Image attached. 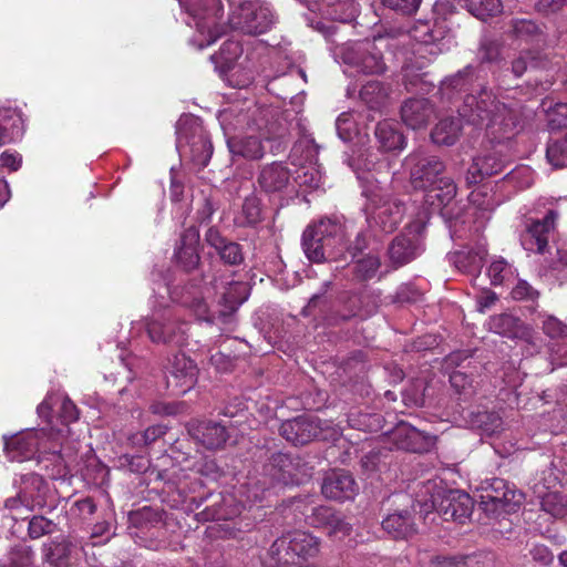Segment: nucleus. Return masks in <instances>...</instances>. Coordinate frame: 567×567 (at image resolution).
<instances>
[{
  "mask_svg": "<svg viewBox=\"0 0 567 567\" xmlns=\"http://www.w3.org/2000/svg\"><path fill=\"white\" fill-rule=\"evenodd\" d=\"M193 20L194 27L202 39L196 40L198 48L213 44L226 33L229 27L245 34L259 35L268 32L275 17L271 10L259 0H245L236 3L228 0L230 13L228 24L223 23V4L220 0H178Z\"/></svg>",
  "mask_w": 567,
  "mask_h": 567,
  "instance_id": "obj_1",
  "label": "nucleus"
},
{
  "mask_svg": "<svg viewBox=\"0 0 567 567\" xmlns=\"http://www.w3.org/2000/svg\"><path fill=\"white\" fill-rule=\"evenodd\" d=\"M344 226L337 218H321L308 225L301 246L306 257L316 264L344 259Z\"/></svg>",
  "mask_w": 567,
  "mask_h": 567,
  "instance_id": "obj_2",
  "label": "nucleus"
},
{
  "mask_svg": "<svg viewBox=\"0 0 567 567\" xmlns=\"http://www.w3.org/2000/svg\"><path fill=\"white\" fill-rule=\"evenodd\" d=\"M475 126H485L492 134L506 135L516 127L514 112L504 103L496 101L485 89L478 96L467 95L463 100V122Z\"/></svg>",
  "mask_w": 567,
  "mask_h": 567,
  "instance_id": "obj_3",
  "label": "nucleus"
},
{
  "mask_svg": "<svg viewBox=\"0 0 567 567\" xmlns=\"http://www.w3.org/2000/svg\"><path fill=\"white\" fill-rule=\"evenodd\" d=\"M310 470L299 455L279 452L264 465L262 480L257 484L262 492L277 484L300 485L310 477Z\"/></svg>",
  "mask_w": 567,
  "mask_h": 567,
  "instance_id": "obj_4",
  "label": "nucleus"
},
{
  "mask_svg": "<svg viewBox=\"0 0 567 567\" xmlns=\"http://www.w3.org/2000/svg\"><path fill=\"white\" fill-rule=\"evenodd\" d=\"M476 489L482 492L475 501L476 507L487 516L497 517L503 513H514L524 498L520 492L498 477L485 480Z\"/></svg>",
  "mask_w": 567,
  "mask_h": 567,
  "instance_id": "obj_5",
  "label": "nucleus"
},
{
  "mask_svg": "<svg viewBox=\"0 0 567 567\" xmlns=\"http://www.w3.org/2000/svg\"><path fill=\"white\" fill-rule=\"evenodd\" d=\"M228 114H234L235 128L244 130L256 126L258 130L266 131L268 134L266 137L267 141L279 140L276 148L271 151L274 154H278L281 150H286L287 143L284 138L288 132L287 121L279 112L254 105V107H249L246 111L240 110L236 112L235 110H230Z\"/></svg>",
  "mask_w": 567,
  "mask_h": 567,
  "instance_id": "obj_6",
  "label": "nucleus"
},
{
  "mask_svg": "<svg viewBox=\"0 0 567 567\" xmlns=\"http://www.w3.org/2000/svg\"><path fill=\"white\" fill-rule=\"evenodd\" d=\"M320 542L313 535L295 530L277 538L269 553L279 566L296 565L318 555Z\"/></svg>",
  "mask_w": 567,
  "mask_h": 567,
  "instance_id": "obj_7",
  "label": "nucleus"
},
{
  "mask_svg": "<svg viewBox=\"0 0 567 567\" xmlns=\"http://www.w3.org/2000/svg\"><path fill=\"white\" fill-rule=\"evenodd\" d=\"M424 231L425 223L415 220L391 240L388 256L394 269L403 267L421 256L424 251Z\"/></svg>",
  "mask_w": 567,
  "mask_h": 567,
  "instance_id": "obj_8",
  "label": "nucleus"
},
{
  "mask_svg": "<svg viewBox=\"0 0 567 567\" xmlns=\"http://www.w3.org/2000/svg\"><path fill=\"white\" fill-rule=\"evenodd\" d=\"M56 433L53 431L29 430L12 435L4 442L6 455L16 462H23L49 452L47 449Z\"/></svg>",
  "mask_w": 567,
  "mask_h": 567,
  "instance_id": "obj_9",
  "label": "nucleus"
},
{
  "mask_svg": "<svg viewBox=\"0 0 567 567\" xmlns=\"http://www.w3.org/2000/svg\"><path fill=\"white\" fill-rule=\"evenodd\" d=\"M404 213L401 200L374 195L367 207V221L371 229L391 234L401 224Z\"/></svg>",
  "mask_w": 567,
  "mask_h": 567,
  "instance_id": "obj_10",
  "label": "nucleus"
},
{
  "mask_svg": "<svg viewBox=\"0 0 567 567\" xmlns=\"http://www.w3.org/2000/svg\"><path fill=\"white\" fill-rule=\"evenodd\" d=\"M558 212L549 209L543 218H530L526 221L520 235V244L526 251L544 254L556 229Z\"/></svg>",
  "mask_w": 567,
  "mask_h": 567,
  "instance_id": "obj_11",
  "label": "nucleus"
},
{
  "mask_svg": "<svg viewBox=\"0 0 567 567\" xmlns=\"http://www.w3.org/2000/svg\"><path fill=\"white\" fill-rule=\"evenodd\" d=\"M344 61L364 74H382L386 70L383 52L375 39L353 44L346 53Z\"/></svg>",
  "mask_w": 567,
  "mask_h": 567,
  "instance_id": "obj_12",
  "label": "nucleus"
},
{
  "mask_svg": "<svg viewBox=\"0 0 567 567\" xmlns=\"http://www.w3.org/2000/svg\"><path fill=\"white\" fill-rule=\"evenodd\" d=\"M146 331L154 343H162L173 348H183L188 340V323L176 316L152 319L146 324Z\"/></svg>",
  "mask_w": 567,
  "mask_h": 567,
  "instance_id": "obj_13",
  "label": "nucleus"
},
{
  "mask_svg": "<svg viewBox=\"0 0 567 567\" xmlns=\"http://www.w3.org/2000/svg\"><path fill=\"white\" fill-rule=\"evenodd\" d=\"M485 326L489 331L502 337L509 339L523 338L526 342L524 352L528 355L539 352L542 348L540 340L533 337L522 321L512 313L504 312L492 316Z\"/></svg>",
  "mask_w": 567,
  "mask_h": 567,
  "instance_id": "obj_14",
  "label": "nucleus"
},
{
  "mask_svg": "<svg viewBox=\"0 0 567 567\" xmlns=\"http://www.w3.org/2000/svg\"><path fill=\"white\" fill-rule=\"evenodd\" d=\"M409 161L413 163L410 178L415 189L429 190L436 185L441 175L445 171L444 163L434 155L421 156L420 154H411Z\"/></svg>",
  "mask_w": 567,
  "mask_h": 567,
  "instance_id": "obj_15",
  "label": "nucleus"
},
{
  "mask_svg": "<svg viewBox=\"0 0 567 567\" xmlns=\"http://www.w3.org/2000/svg\"><path fill=\"white\" fill-rule=\"evenodd\" d=\"M291 185V171L284 162L261 165L256 176L257 188L268 195L282 196Z\"/></svg>",
  "mask_w": 567,
  "mask_h": 567,
  "instance_id": "obj_16",
  "label": "nucleus"
},
{
  "mask_svg": "<svg viewBox=\"0 0 567 567\" xmlns=\"http://www.w3.org/2000/svg\"><path fill=\"white\" fill-rule=\"evenodd\" d=\"M204 240L214 249L223 265L239 267L245 262L244 246L223 235L217 227H209L204 235Z\"/></svg>",
  "mask_w": 567,
  "mask_h": 567,
  "instance_id": "obj_17",
  "label": "nucleus"
},
{
  "mask_svg": "<svg viewBox=\"0 0 567 567\" xmlns=\"http://www.w3.org/2000/svg\"><path fill=\"white\" fill-rule=\"evenodd\" d=\"M415 504L420 507V512L427 514L434 509H440L443 512L445 520L456 519V506L449 499H444L443 489L436 481L427 480L419 486L415 493Z\"/></svg>",
  "mask_w": 567,
  "mask_h": 567,
  "instance_id": "obj_18",
  "label": "nucleus"
},
{
  "mask_svg": "<svg viewBox=\"0 0 567 567\" xmlns=\"http://www.w3.org/2000/svg\"><path fill=\"white\" fill-rule=\"evenodd\" d=\"M198 246V229L195 226L185 228L181 234L174 252L176 266L185 272L195 270L200 264Z\"/></svg>",
  "mask_w": 567,
  "mask_h": 567,
  "instance_id": "obj_19",
  "label": "nucleus"
},
{
  "mask_svg": "<svg viewBox=\"0 0 567 567\" xmlns=\"http://www.w3.org/2000/svg\"><path fill=\"white\" fill-rule=\"evenodd\" d=\"M279 431L293 445H305L318 435L319 424L311 415L302 414L282 422Z\"/></svg>",
  "mask_w": 567,
  "mask_h": 567,
  "instance_id": "obj_20",
  "label": "nucleus"
},
{
  "mask_svg": "<svg viewBox=\"0 0 567 567\" xmlns=\"http://www.w3.org/2000/svg\"><path fill=\"white\" fill-rule=\"evenodd\" d=\"M321 491L327 498L343 502L353 498L358 485L348 471L333 470L324 476Z\"/></svg>",
  "mask_w": 567,
  "mask_h": 567,
  "instance_id": "obj_21",
  "label": "nucleus"
},
{
  "mask_svg": "<svg viewBox=\"0 0 567 567\" xmlns=\"http://www.w3.org/2000/svg\"><path fill=\"white\" fill-rule=\"evenodd\" d=\"M434 117L435 106L429 99H408L401 106V118L412 130L426 127Z\"/></svg>",
  "mask_w": 567,
  "mask_h": 567,
  "instance_id": "obj_22",
  "label": "nucleus"
},
{
  "mask_svg": "<svg viewBox=\"0 0 567 567\" xmlns=\"http://www.w3.org/2000/svg\"><path fill=\"white\" fill-rule=\"evenodd\" d=\"M49 452L38 458V464L45 471L50 480H64L69 474V463L65 454L62 453L61 434L56 432L49 444Z\"/></svg>",
  "mask_w": 567,
  "mask_h": 567,
  "instance_id": "obj_23",
  "label": "nucleus"
},
{
  "mask_svg": "<svg viewBox=\"0 0 567 567\" xmlns=\"http://www.w3.org/2000/svg\"><path fill=\"white\" fill-rule=\"evenodd\" d=\"M196 381V364L185 353L178 352L169 362L167 384L179 388L182 392L189 390Z\"/></svg>",
  "mask_w": 567,
  "mask_h": 567,
  "instance_id": "obj_24",
  "label": "nucleus"
},
{
  "mask_svg": "<svg viewBox=\"0 0 567 567\" xmlns=\"http://www.w3.org/2000/svg\"><path fill=\"white\" fill-rule=\"evenodd\" d=\"M75 546L65 537H56L41 546L42 561L50 567H71Z\"/></svg>",
  "mask_w": 567,
  "mask_h": 567,
  "instance_id": "obj_25",
  "label": "nucleus"
},
{
  "mask_svg": "<svg viewBox=\"0 0 567 567\" xmlns=\"http://www.w3.org/2000/svg\"><path fill=\"white\" fill-rule=\"evenodd\" d=\"M394 442L401 450L424 453L433 445L432 436L416 427L401 423L394 432Z\"/></svg>",
  "mask_w": 567,
  "mask_h": 567,
  "instance_id": "obj_26",
  "label": "nucleus"
},
{
  "mask_svg": "<svg viewBox=\"0 0 567 567\" xmlns=\"http://www.w3.org/2000/svg\"><path fill=\"white\" fill-rule=\"evenodd\" d=\"M189 432L207 450L223 449L229 439L226 425L215 421L199 422Z\"/></svg>",
  "mask_w": 567,
  "mask_h": 567,
  "instance_id": "obj_27",
  "label": "nucleus"
},
{
  "mask_svg": "<svg viewBox=\"0 0 567 567\" xmlns=\"http://www.w3.org/2000/svg\"><path fill=\"white\" fill-rule=\"evenodd\" d=\"M22 498L24 508L29 512L42 509L47 505L48 484L41 475L28 474L22 481Z\"/></svg>",
  "mask_w": 567,
  "mask_h": 567,
  "instance_id": "obj_28",
  "label": "nucleus"
},
{
  "mask_svg": "<svg viewBox=\"0 0 567 567\" xmlns=\"http://www.w3.org/2000/svg\"><path fill=\"white\" fill-rule=\"evenodd\" d=\"M24 120L17 107L0 105V145L11 143L22 136Z\"/></svg>",
  "mask_w": 567,
  "mask_h": 567,
  "instance_id": "obj_29",
  "label": "nucleus"
},
{
  "mask_svg": "<svg viewBox=\"0 0 567 567\" xmlns=\"http://www.w3.org/2000/svg\"><path fill=\"white\" fill-rule=\"evenodd\" d=\"M172 299L189 309L198 320L207 322L214 321L209 306L197 288H183L181 291L178 289H174L172 291Z\"/></svg>",
  "mask_w": 567,
  "mask_h": 567,
  "instance_id": "obj_30",
  "label": "nucleus"
},
{
  "mask_svg": "<svg viewBox=\"0 0 567 567\" xmlns=\"http://www.w3.org/2000/svg\"><path fill=\"white\" fill-rule=\"evenodd\" d=\"M227 146L233 156L249 161L260 159L265 155L261 137L256 135L230 136L227 140Z\"/></svg>",
  "mask_w": 567,
  "mask_h": 567,
  "instance_id": "obj_31",
  "label": "nucleus"
},
{
  "mask_svg": "<svg viewBox=\"0 0 567 567\" xmlns=\"http://www.w3.org/2000/svg\"><path fill=\"white\" fill-rule=\"evenodd\" d=\"M383 530L393 539H408L416 534V526L410 511L389 514L382 520Z\"/></svg>",
  "mask_w": 567,
  "mask_h": 567,
  "instance_id": "obj_32",
  "label": "nucleus"
},
{
  "mask_svg": "<svg viewBox=\"0 0 567 567\" xmlns=\"http://www.w3.org/2000/svg\"><path fill=\"white\" fill-rule=\"evenodd\" d=\"M374 135L380 148L384 152L401 151L406 144L400 124L392 120H384L377 124Z\"/></svg>",
  "mask_w": 567,
  "mask_h": 567,
  "instance_id": "obj_33",
  "label": "nucleus"
},
{
  "mask_svg": "<svg viewBox=\"0 0 567 567\" xmlns=\"http://www.w3.org/2000/svg\"><path fill=\"white\" fill-rule=\"evenodd\" d=\"M461 135V120L458 117H444L431 131V140L441 146L454 145Z\"/></svg>",
  "mask_w": 567,
  "mask_h": 567,
  "instance_id": "obj_34",
  "label": "nucleus"
},
{
  "mask_svg": "<svg viewBox=\"0 0 567 567\" xmlns=\"http://www.w3.org/2000/svg\"><path fill=\"white\" fill-rule=\"evenodd\" d=\"M351 261L353 262V277L360 282L370 281L375 278L381 268V259L375 250H369L365 255Z\"/></svg>",
  "mask_w": 567,
  "mask_h": 567,
  "instance_id": "obj_35",
  "label": "nucleus"
},
{
  "mask_svg": "<svg viewBox=\"0 0 567 567\" xmlns=\"http://www.w3.org/2000/svg\"><path fill=\"white\" fill-rule=\"evenodd\" d=\"M467 423L471 429L477 430L487 436L499 433L504 425L499 414L489 411H477L471 413Z\"/></svg>",
  "mask_w": 567,
  "mask_h": 567,
  "instance_id": "obj_36",
  "label": "nucleus"
},
{
  "mask_svg": "<svg viewBox=\"0 0 567 567\" xmlns=\"http://www.w3.org/2000/svg\"><path fill=\"white\" fill-rule=\"evenodd\" d=\"M190 161L198 169L206 167L213 155V144L209 136L202 130L188 141Z\"/></svg>",
  "mask_w": 567,
  "mask_h": 567,
  "instance_id": "obj_37",
  "label": "nucleus"
},
{
  "mask_svg": "<svg viewBox=\"0 0 567 567\" xmlns=\"http://www.w3.org/2000/svg\"><path fill=\"white\" fill-rule=\"evenodd\" d=\"M0 567H35V553L31 546L16 545L0 560Z\"/></svg>",
  "mask_w": 567,
  "mask_h": 567,
  "instance_id": "obj_38",
  "label": "nucleus"
},
{
  "mask_svg": "<svg viewBox=\"0 0 567 567\" xmlns=\"http://www.w3.org/2000/svg\"><path fill=\"white\" fill-rule=\"evenodd\" d=\"M318 155V145L315 140L310 136H302L291 147L290 159L293 165H305L306 163H312Z\"/></svg>",
  "mask_w": 567,
  "mask_h": 567,
  "instance_id": "obj_39",
  "label": "nucleus"
},
{
  "mask_svg": "<svg viewBox=\"0 0 567 567\" xmlns=\"http://www.w3.org/2000/svg\"><path fill=\"white\" fill-rule=\"evenodd\" d=\"M243 54V45L236 40H226L218 53L210 55V60L215 63L216 68L220 70H229Z\"/></svg>",
  "mask_w": 567,
  "mask_h": 567,
  "instance_id": "obj_40",
  "label": "nucleus"
},
{
  "mask_svg": "<svg viewBox=\"0 0 567 567\" xmlns=\"http://www.w3.org/2000/svg\"><path fill=\"white\" fill-rule=\"evenodd\" d=\"M388 90L380 81H369L360 90V99L369 109L379 110L388 100Z\"/></svg>",
  "mask_w": 567,
  "mask_h": 567,
  "instance_id": "obj_41",
  "label": "nucleus"
},
{
  "mask_svg": "<svg viewBox=\"0 0 567 567\" xmlns=\"http://www.w3.org/2000/svg\"><path fill=\"white\" fill-rule=\"evenodd\" d=\"M427 78V72H419L411 66H406L403 73V83L405 90L410 93L431 92L434 87V83Z\"/></svg>",
  "mask_w": 567,
  "mask_h": 567,
  "instance_id": "obj_42",
  "label": "nucleus"
},
{
  "mask_svg": "<svg viewBox=\"0 0 567 567\" xmlns=\"http://www.w3.org/2000/svg\"><path fill=\"white\" fill-rule=\"evenodd\" d=\"M461 7V0H436L435 12L437 19L444 23V28L449 31L458 28V9Z\"/></svg>",
  "mask_w": 567,
  "mask_h": 567,
  "instance_id": "obj_43",
  "label": "nucleus"
},
{
  "mask_svg": "<svg viewBox=\"0 0 567 567\" xmlns=\"http://www.w3.org/2000/svg\"><path fill=\"white\" fill-rule=\"evenodd\" d=\"M164 512L158 511L148 506H144L143 508L132 512L130 514V520L136 527L140 528H150L155 527L158 524H162L164 520Z\"/></svg>",
  "mask_w": 567,
  "mask_h": 567,
  "instance_id": "obj_44",
  "label": "nucleus"
},
{
  "mask_svg": "<svg viewBox=\"0 0 567 567\" xmlns=\"http://www.w3.org/2000/svg\"><path fill=\"white\" fill-rule=\"evenodd\" d=\"M371 235L367 230H361L357 234L353 240L346 241L343 240V249H344V259H340L339 261H347L348 257L351 260L365 255V251L370 249Z\"/></svg>",
  "mask_w": 567,
  "mask_h": 567,
  "instance_id": "obj_45",
  "label": "nucleus"
},
{
  "mask_svg": "<svg viewBox=\"0 0 567 567\" xmlns=\"http://www.w3.org/2000/svg\"><path fill=\"white\" fill-rule=\"evenodd\" d=\"M427 192V196L435 197L439 204L446 208L456 196L457 186L451 178L443 176Z\"/></svg>",
  "mask_w": 567,
  "mask_h": 567,
  "instance_id": "obj_46",
  "label": "nucleus"
},
{
  "mask_svg": "<svg viewBox=\"0 0 567 567\" xmlns=\"http://www.w3.org/2000/svg\"><path fill=\"white\" fill-rule=\"evenodd\" d=\"M466 8L472 16L485 20L501 13L503 6L501 0H467Z\"/></svg>",
  "mask_w": 567,
  "mask_h": 567,
  "instance_id": "obj_47",
  "label": "nucleus"
},
{
  "mask_svg": "<svg viewBox=\"0 0 567 567\" xmlns=\"http://www.w3.org/2000/svg\"><path fill=\"white\" fill-rule=\"evenodd\" d=\"M440 94L442 100H445L450 104H454L456 112L460 114V107L456 103L461 100V72L445 78L441 82Z\"/></svg>",
  "mask_w": 567,
  "mask_h": 567,
  "instance_id": "obj_48",
  "label": "nucleus"
},
{
  "mask_svg": "<svg viewBox=\"0 0 567 567\" xmlns=\"http://www.w3.org/2000/svg\"><path fill=\"white\" fill-rule=\"evenodd\" d=\"M512 33L522 41H535L542 37L538 25L529 19H516L512 21Z\"/></svg>",
  "mask_w": 567,
  "mask_h": 567,
  "instance_id": "obj_49",
  "label": "nucleus"
},
{
  "mask_svg": "<svg viewBox=\"0 0 567 567\" xmlns=\"http://www.w3.org/2000/svg\"><path fill=\"white\" fill-rule=\"evenodd\" d=\"M243 220L238 223L241 227L256 226L261 221V204L256 196H248L245 198L241 207Z\"/></svg>",
  "mask_w": 567,
  "mask_h": 567,
  "instance_id": "obj_50",
  "label": "nucleus"
},
{
  "mask_svg": "<svg viewBox=\"0 0 567 567\" xmlns=\"http://www.w3.org/2000/svg\"><path fill=\"white\" fill-rule=\"evenodd\" d=\"M546 158L555 168L567 166V134L561 140H555L548 143Z\"/></svg>",
  "mask_w": 567,
  "mask_h": 567,
  "instance_id": "obj_51",
  "label": "nucleus"
},
{
  "mask_svg": "<svg viewBox=\"0 0 567 567\" xmlns=\"http://www.w3.org/2000/svg\"><path fill=\"white\" fill-rule=\"evenodd\" d=\"M58 530V524L43 515H34L28 524V535L31 539H39Z\"/></svg>",
  "mask_w": 567,
  "mask_h": 567,
  "instance_id": "obj_52",
  "label": "nucleus"
},
{
  "mask_svg": "<svg viewBox=\"0 0 567 567\" xmlns=\"http://www.w3.org/2000/svg\"><path fill=\"white\" fill-rule=\"evenodd\" d=\"M544 65L540 53L532 51H522L512 62V72L516 78H520L528 68H540Z\"/></svg>",
  "mask_w": 567,
  "mask_h": 567,
  "instance_id": "obj_53",
  "label": "nucleus"
},
{
  "mask_svg": "<svg viewBox=\"0 0 567 567\" xmlns=\"http://www.w3.org/2000/svg\"><path fill=\"white\" fill-rule=\"evenodd\" d=\"M360 309H361V306H360L359 298H357V297H349L344 301L342 309L337 310L333 313H331L327 318V321H328L329 324L338 326L341 322L349 321L350 319H352L355 316H358V313L360 312Z\"/></svg>",
  "mask_w": 567,
  "mask_h": 567,
  "instance_id": "obj_54",
  "label": "nucleus"
},
{
  "mask_svg": "<svg viewBox=\"0 0 567 567\" xmlns=\"http://www.w3.org/2000/svg\"><path fill=\"white\" fill-rule=\"evenodd\" d=\"M487 275L491 279V284L498 286L511 280L515 275V269L505 259L501 258L489 265Z\"/></svg>",
  "mask_w": 567,
  "mask_h": 567,
  "instance_id": "obj_55",
  "label": "nucleus"
},
{
  "mask_svg": "<svg viewBox=\"0 0 567 567\" xmlns=\"http://www.w3.org/2000/svg\"><path fill=\"white\" fill-rule=\"evenodd\" d=\"M54 404L58 405V419L63 425L78 421L80 411L70 398H59Z\"/></svg>",
  "mask_w": 567,
  "mask_h": 567,
  "instance_id": "obj_56",
  "label": "nucleus"
},
{
  "mask_svg": "<svg viewBox=\"0 0 567 567\" xmlns=\"http://www.w3.org/2000/svg\"><path fill=\"white\" fill-rule=\"evenodd\" d=\"M328 309V297L326 293L313 295L307 306L301 310L303 317L316 316L317 313L323 317L326 320L328 317L324 316Z\"/></svg>",
  "mask_w": 567,
  "mask_h": 567,
  "instance_id": "obj_57",
  "label": "nucleus"
},
{
  "mask_svg": "<svg viewBox=\"0 0 567 567\" xmlns=\"http://www.w3.org/2000/svg\"><path fill=\"white\" fill-rule=\"evenodd\" d=\"M543 331L556 341H561L564 337H567V326L553 316H546L543 320Z\"/></svg>",
  "mask_w": 567,
  "mask_h": 567,
  "instance_id": "obj_58",
  "label": "nucleus"
},
{
  "mask_svg": "<svg viewBox=\"0 0 567 567\" xmlns=\"http://www.w3.org/2000/svg\"><path fill=\"white\" fill-rule=\"evenodd\" d=\"M383 6L403 16L415 14L422 0H381Z\"/></svg>",
  "mask_w": 567,
  "mask_h": 567,
  "instance_id": "obj_59",
  "label": "nucleus"
},
{
  "mask_svg": "<svg viewBox=\"0 0 567 567\" xmlns=\"http://www.w3.org/2000/svg\"><path fill=\"white\" fill-rule=\"evenodd\" d=\"M548 125L551 130L567 127V104L558 103L548 112Z\"/></svg>",
  "mask_w": 567,
  "mask_h": 567,
  "instance_id": "obj_60",
  "label": "nucleus"
},
{
  "mask_svg": "<svg viewBox=\"0 0 567 567\" xmlns=\"http://www.w3.org/2000/svg\"><path fill=\"white\" fill-rule=\"evenodd\" d=\"M542 507L553 516H561L566 511L564 498L555 493H547L543 497Z\"/></svg>",
  "mask_w": 567,
  "mask_h": 567,
  "instance_id": "obj_61",
  "label": "nucleus"
},
{
  "mask_svg": "<svg viewBox=\"0 0 567 567\" xmlns=\"http://www.w3.org/2000/svg\"><path fill=\"white\" fill-rule=\"evenodd\" d=\"M494 555L489 551H480L473 555H463V567H493Z\"/></svg>",
  "mask_w": 567,
  "mask_h": 567,
  "instance_id": "obj_62",
  "label": "nucleus"
},
{
  "mask_svg": "<svg viewBox=\"0 0 567 567\" xmlns=\"http://www.w3.org/2000/svg\"><path fill=\"white\" fill-rule=\"evenodd\" d=\"M167 427L161 424L148 426L143 433L133 436L134 441L147 446L166 434Z\"/></svg>",
  "mask_w": 567,
  "mask_h": 567,
  "instance_id": "obj_63",
  "label": "nucleus"
},
{
  "mask_svg": "<svg viewBox=\"0 0 567 567\" xmlns=\"http://www.w3.org/2000/svg\"><path fill=\"white\" fill-rule=\"evenodd\" d=\"M550 360L554 365H567V337L561 341L550 343Z\"/></svg>",
  "mask_w": 567,
  "mask_h": 567,
  "instance_id": "obj_64",
  "label": "nucleus"
}]
</instances>
